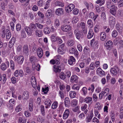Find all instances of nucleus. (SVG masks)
I'll return each mask as SVG.
<instances>
[{"mask_svg": "<svg viewBox=\"0 0 123 123\" xmlns=\"http://www.w3.org/2000/svg\"><path fill=\"white\" fill-rule=\"evenodd\" d=\"M29 29L26 30L27 34L31 35L32 33V31H35L37 29L36 24L31 23L29 25Z\"/></svg>", "mask_w": 123, "mask_h": 123, "instance_id": "obj_1", "label": "nucleus"}, {"mask_svg": "<svg viewBox=\"0 0 123 123\" xmlns=\"http://www.w3.org/2000/svg\"><path fill=\"white\" fill-rule=\"evenodd\" d=\"M110 71L112 75L116 76L118 73H121V70L118 66H115L113 68H111Z\"/></svg>", "mask_w": 123, "mask_h": 123, "instance_id": "obj_2", "label": "nucleus"}, {"mask_svg": "<svg viewBox=\"0 0 123 123\" xmlns=\"http://www.w3.org/2000/svg\"><path fill=\"white\" fill-rule=\"evenodd\" d=\"M61 29L63 32H68L71 29V27L69 25H64L61 26Z\"/></svg>", "mask_w": 123, "mask_h": 123, "instance_id": "obj_3", "label": "nucleus"}, {"mask_svg": "<svg viewBox=\"0 0 123 123\" xmlns=\"http://www.w3.org/2000/svg\"><path fill=\"white\" fill-rule=\"evenodd\" d=\"M14 58L15 60H17L18 63L19 64H21L22 63L24 60V57L21 55H20L18 56H15L14 57Z\"/></svg>", "mask_w": 123, "mask_h": 123, "instance_id": "obj_4", "label": "nucleus"}, {"mask_svg": "<svg viewBox=\"0 0 123 123\" xmlns=\"http://www.w3.org/2000/svg\"><path fill=\"white\" fill-rule=\"evenodd\" d=\"M65 44L63 43L60 45L58 49V52L59 53L61 54H63L65 53V51L64 49V47Z\"/></svg>", "mask_w": 123, "mask_h": 123, "instance_id": "obj_5", "label": "nucleus"}, {"mask_svg": "<svg viewBox=\"0 0 123 123\" xmlns=\"http://www.w3.org/2000/svg\"><path fill=\"white\" fill-rule=\"evenodd\" d=\"M97 72L100 77H103L105 75V73L100 68H98Z\"/></svg>", "mask_w": 123, "mask_h": 123, "instance_id": "obj_6", "label": "nucleus"}, {"mask_svg": "<svg viewBox=\"0 0 123 123\" xmlns=\"http://www.w3.org/2000/svg\"><path fill=\"white\" fill-rule=\"evenodd\" d=\"M117 7L115 5L113 6V7H111L110 10V12L112 15H116V11L117 10Z\"/></svg>", "mask_w": 123, "mask_h": 123, "instance_id": "obj_7", "label": "nucleus"}, {"mask_svg": "<svg viewBox=\"0 0 123 123\" xmlns=\"http://www.w3.org/2000/svg\"><path fill=\"white\" fill-rule=\"evenodd\" d=\"M100 38L102 41H105L107 40L106 35V33L104 32L100 33Z\"/></svg>", "mask_w": 123, "mask_h": 123, "instance_id": "obj_8", "label": "nucleus"}, {"mask_svg": "<svg viewBox=\"0 0 123 123\" xmlns=\"http://www.w3.org/2000/svg\"><path fill=\"white\" fill-rule=\"evenodd\" d=\"M23 99L26 100L29 97V93L28 92L25 91L24 92L23 96Z\"/></svg>", "mask_w": 123, "mask_h": 123, "instance_id": "obj_9", "label": "nucleus"}, {"mask_svg": "<svg viewBox=\"0 0 123 123\" xmlns=\"http://www.w3.org/2000/svg\"><path fill=\"white\" fill-rule=\"evenodd\" d=\"M70 114L69 110L68 109H66L63 115V118L64 119H66L68 117Z\"/></svg>", "mask_w": 123, "mask_h": 123, "instance_id": "obj_10", "label": "nucleus"}, {"mask_svg": "<svg viewBox=\"0 0 123 123\" xmlns=\"http://www.w3.org/2000/svg\"><path fill=\"white\" fill-rule=\"evenodd\" d=\"M33 100L32 98H30L29 104V110L31 111H33Z\"/></svg>", "mask_w": 123, "mask_h": 123, "instance_id": "obj_11", "label": "nucleus"}, {"mask_svg": "<svg viewBox=\"0 0 123 123\" xmlns=\"http://www.w3.org/2000/svg\"><path fill=\"white\" fill-rule=\"evenodd\" d=\"M113 43L111 41L109 40L106 43L105 46L108 50H110L112 47Z\"/></svg>", "mask_w": 123, "mask_h": 123, "instance_id": "obj_12", "label": "nucleus"}, {"mask_svg": "<svg viewBox=\"0 0 123 123\" xmlns=\"http://www.w3.org/2000/svg\"><path fill=\"white\" fill-rule=\"evenodd\" d=\"M15 103V101L14 99H11L9 101V103L7 106L10 108V109H12L13 108V105H14Z\"/></svg>", "mask_w": 123, "mask_h": 123, "instance_id": "obj_13", "label": "nucleus"}, {"mask_svg": "<svg viewBox=\"0 0 123 123\" xmlns=\"http://www.w3.org/2000/svg\"><path fill=\"white\" fill-rule=\"evenodd\" d=\"M31 82L32 87L35 88L37 86L36 79L34 76H32L31 78Z\"/></svg>", "mask_w": 123, "mask_h": 123, "instance_id": "obj_14", "label": "nucleus"}, {"mask_svg": "<svg viewBox=\"0 0 123 123\" xmlns=\"http://www.w3.org/2000/svg\"><path fill=\"white\" fill-rule=\"evenodd\" d=\"M86 25L84 22H81L80 23H78L77 25V28H80L82 30L85 29Z\"/></svg>", "mask_w": 123, "mask_h": 123, "instance_id": "obj_15", "label": "nucleus"}, {"mask_svg": "<svg viewBox=\"0 0 123 123\" xmlns=\"http://www.w3.org/2000/svg\"><path fill=\"white\" fill-rule=\"evenodd\" d=\"M75 58L72 56H71L68 60V62L70 65H72L75 63Z\"/></svg>", "mask_w": 123, "mask_h": 123, "instance_id": "obj_16", "label": "nucleus"}, {"mask_svg": "<svg viewBox=\"0 0 123 123\" xmlns=\"http://www.w3.org/2000/svg\"><path fill=\"white\" fill-rule=\"evenodd\" d=\"M74 5L72 4H70L68 6L66 9V11L67 12H69L71 11L74 8Z\"/></svg>", "mask_w": 123, "mask_h": 123, "instance_id": "obj_17", "label": "nucleus"}, {"mask_svg": "<svg viewBox=\"0 0 123 123\" xmlns=\"http://www.w3.org/2000/svg\"><path fill=\"white\" fill-rule=\"evenodd\" d=\"M78 77L75 75H72L71 77L70 81L72 83L77 82Z\"/></svg>", "mask_w": 123, "mask_h": 123, "instance_id": "obj_18", "label": "nucleus"}, {"mask_svg": "<svg viewBox=\"0 0 123 123\" xmlns=\"http://www.w3.org/2000/svg\"><path fill=\"white\" fill-rule=\"evenodd\" d=\"M64 10L61 8H59L57 9L55 11L56 14L58 15H62L63 13Z\"/></svg>", "mask_w": 123, "mask_h": 123, "instance_id": "obj_19", "label": "nucleus"}, {"mask_svg": "<svg viewBox=\"0 0 123 123\" xmlns=\"http://www.w3.org/2000/svg\"><path fill=\"white\" fill-rule=\"evenodd\" d=\"M53 68L54 71L55 72H60L61 71V68L60 66H56L54 65L53 66Z\"/></svg>", "mask_w": 123, "mask_h": 123, "instance_id": "obj_20", "label": "nucleus"}, {"mask_svg": "<svg viewBox=\"0 0 123 123\" xmlns=\"http://www.w3.org/2000/svg\"><path fill=\"white\" fill-rule=\"evenodd\" d=\"M35 31V34L37 36L39 37L42 36L43 35V33L42 31L38 30L37 29Z\"/></svg>", "mask_w": 123, "mask_h": 123, "instance_id": "obj_21", "label": "nucleus"}, {"mask_svg": "<svg viewBox=\"0 0 123 123\" xmlns=\"http://www.w3.org/2000/svg\"><path fill=\"white\" fill-rule=\"evenodd\" d=\"M115 20L113 17H111L109 18V22L111 25L114 26L115 23Z\"/></svg>", "mask_w": 123, "mask_h": 123, "instance_id": "obj_22", "label": "nucleus"}, {"mask_svg": "<svg viewBox=\"0 0 123 123\" xmlns=\"http://www.w3.org/2000/svg\"><path fill=\"white\" fill-rule=\"evenodd\" d=\"M92 101V98L90 97H87L84 99V102L87 104L91 103Z\"/></svg>", "mask_w": 123, "mask_h": 123, "instance_id": "obj_23", "label": "nucleus"}, {"mask_svg": "<svg viewBox=\"0 0 123 123\" xmlns=\"http://www.w3.org/2000/svg\"><path fill=\"white\" fill-rule=\"evenodd\" d=\"M37 55L40 58L42 57L43 55V51L41 48H38L37 50Z\"/></svg>", "mask_w": 123, "mask_h": 123, "instance_id": "obj_24", "label": "nucleus"}, {"mask_svg": "<svg viewBox=\"0 0 123 123\" xmlns=\"http://www.w3.org/2000/svg\"><path fill=\"white\" fill-rule=\"evenodd\" d=\"M52 14V11L51 9H49L46 11L45 16L47 18H49Z\"/></svg>", "mask_w": 123, "mask_h": 123, "instance_id": "obj_25", "label": "nucleus"}, {"mask_svg": "<svg viewBox=\"0 0 123 123\" xmlns=\"http://www.w3.org/2000/svg\"><path fill=\"white\" fill-rule=\"evenodd\" d=\"M85 5L87 9L89 10L93 8V5L91 3H88L87 2H86Z\"/></svg>", "mask_w": 123, "mask_h": 123, "instance_id": "obj_26", "label": "nucleus"}, {"mask_svg": "<svg viewBox=\"0 0 123 123\" xmlns=\"http://www.w3.org/2000/svg\"><path fill=\"white\" fill-rule=\"evenodd\" d=\"M88 26L90 28H92L93 26V23L91 20L88 19L87 22Z\"/></svg>", "mask_w": 123, "mask_h": 123, "instance_id": "obj_27", "label": "nucleus"}, {"mask_svg": "<svg viewBox=\"0 0 123 123\" xmlns=\"http://www.w3.org/2000/svg\"><path fill=\"white\" fill-rule=\"evenodd\" d=\"M30 61L31 63H35L37 62V59L34 56H31L30 58Z\"/></svg>", "mask_w": 123, "mask_h": 123, "instance_id": "obj_28", "label": "nucleus"}, {"mask_svg": "<svg viewBox=\"0 0 123 123\" xmlns=\"http://www.w3.org/2000/svg\"><path fill=\"white\" fill-rule=\"evenodd\" d=\"M70 103V100L68 98H66L65 100V105L66 107H68Z\"/></svg>", "mask_w": 123, "mask_h": 123, "instance_id": "obj_29", "label": "nucleus"}, {"mask_svg": "<svg viewBox=\"0 0 123 123\" xmlns=\"http://www.w3.org/2000/svg\"><path fill=\"white\" fill-rule=\"evenodd\" d=\"M75 35L77 39H80V37H83V34L82 31H79V33Z\"/></svg>", "mask_w": 123, "mask_h": 123, "instance_id": "obj_30", "label": "nucleus"}, {"mask_svg": "<svg viewBox=\"0 0 123 123\" xmlns=\"http://www.w3.org/2000/svg\"><path fill=\"white\" fill-rule=\"evenodd\" d=\"M24 53L26 54H27L28 53V46L27 45H25L23 47Z\"/></svg>", "mask_w": 123, "mask_h": 123, "instance_id": "obj_31", "label": "nucleus"}, {"mask_svg": "<svg viewBox=\"0 0 123 123\" xmlns=\"http://www.w3.org/2000/svg\"><path fill=\"white\" fill-rule=\"evenodd\" d=\"M93 116V114L92 113H90V115L89 117H87L86 119V121L87 123L90 122L91 120L92 117Z\"/></svg>", "mask_w": 123, "mask_h": 123, "instance_id": "obj_32", "label": "nucleus"}, {"mask_svg": "<svg viewBox=\"0 0 123 123\" xmlns=\"http://www.w3.org/2000/svg\"><path fill=\"white\" fill-rule=\"evenodd\" d=\"M93 35V32L92 29L89 30L87 35L88 38L90 39L91 38Z\"/></svg>", "mask_w": 123, "mask_h": 123, "instance_id": "obj_33", "label": "nucleus"}, {"mask_svg": "<svg viewBox=\"0 0 123 123\" xmlns=\"http://www.w3.org/2000/svg\"><path fill=\"white\" fill-rule=\"evenodd\" d=\"M50 1L49 0H48L45 3V7L44 8L45 9H47L49 7L50 5Z\"/></svg>", "mask_w": 123, "mask_h": 123, "instance_id": "obj_34", "label": "nucleus"}, {"mask_svg": "<svg viewBox=\"0 0 123 123\" xmlns=\"http://www.w3.org/2000/svg\"><path fill=\"white\" fill-rule=\"evenodd\" d=\"M77 105V101L76 99L72 100L71 102V105L73 106H76Z\"/></svg>", "mask_w": 123, "mask_h": 123, "instance_id": "obj_35", "label": "nucleus"}, {"mask_svg": "<svg viewBox=\"0 0 123 123\" xmlns=\"http://www.w3.org/2000/svg\"><path fill=\"white\" fill-rule=\"evenodd\" d=\"M109 91V89L108 88H106L105 89L104 92L102 91V92L103 93V95L104 96H106L108 94Z\"/></svg>", "mask_w": 123, "mask_h": 123, "instance_id": "obj_36", "label": "nucleus"}, {"mask_svg": "<svg viewBox=\"0 0 123 123\" xmlns=\"http://www.w3.org/2000/svg\"><path fill=\"white\" fill-rule=\"evenodd\" d=\"M97 43V41H95V39H93L91 41L90 45L91 46H93L96 45Z\"/></svg>", "mask_w": 123, "mask_h": 123, "instance_id": "obj_37", "label": "nucleus"}, {"mask_svg": "<svg viewBox=\"0 0 123 123\" xmlns=\"http://www.w3.org/2000/svg\"><path fill=\"white\" fill-rule=\"evenodd\" d=\"M112 2L108 0L107 1V6L108 8H110L113 7V6L115 5H112Z\"/></svg>", "mask_w": 123, "mask_h": 123, "instance_id": "obj_38", "label": "nucleus"}, {"mask_svg": "<svg viewBox=\"0 0 123 123\" xmlns=\"http://www.w3.org/2000/svg\"><path fill=\"white\" fill-rule=\"evenodd\" d=\"M55 5L56 6H59L63 7L64 6V4L63 2L60 1H56L55 2Z\"/></svg>", "mask_w": 123, "mask_h": 123, "instance_id": "obj_39", "label": "nucleus"}, {"mask_svg": "<svg viewBox=\"0 0 123 123\" xmlns=\"http://www.w3.org/2000/svg\"><path fill=\"white\" fill-rule=\"evenodd\" d=\"M52 102L48 98L46 99V101L44 102V103L46 105H48L49 106H50Z\"/></svg>", "mask_w": 123, "mask_h": 123, "instance_id": "obj_40", "label": "nucleus"}, {"mask_svg": "<svg viewBox=\"0 0 123 123\" xmlns=\"http://www.w3.org/2000/svg\"><path fill=\"white\" fill-rule=\"evenodd\" d=\"M21 107L22 105H19L17 106L15 109L16 111L18 112L21 111L22 109Z\"/></svg>", "mask_w": 123, "mask_h": 123, "instance_id": "obj_41", "label": "nucleus"}, {"mask_svg": "<svg viewBox=\"0 0 123 123\" xmlns=\"http://www.w3.org/2000/svg\"><path fill=\"white\" fill-rule=\"evenodd\" d=\"M11 36V33L9 31H8L6 33V38L8 40L10 38Z\"/></svg>", "mask_w": 123, "mask_h": 123, "instance_id": "obj_42", "label": "nucleus"}, {"mask_svg": "<svg viewBox=\"0 0 123 123\" xmlns=\"http://www.w3.org/2000/svg\"><path fill=\"white\" fill-rule=\"evenodd\" d=\"M59 77L61 79L63 80L65 79L66 78L65 74L63 72L60 73Z\"/></svg>", "mask_w": 123, "mask_h": 123, "instance_id": "obj_43", "label": "nucleus"}, {"mask_svg": "<svg viewBox=\"0 0 123 123\" xmlns=\"http://www.w3.org/2000/svg\"><path fill=\"white\" fill-rule=\"evenodd\" d=\"M0 68L3 71L5 70L7 68L6 65L4 63H2L0 65Z\"/></svg>", "mask_w": 123, "mask_h": 123, "instance_id": "obj_44", "label": "nucleus"}, {"mask_svg": "<svg viewBox=\"0 0 123 123\" xmlns=\"http://www.w3.org/2000/svg\"><path fill=\"white\" fill-rule=\"evenodd\" d=\"M76 95V93L75 92L71 91L70 92L69 95L71 98H74L75 97Z\"/></svg>", "mask_w": 123, "mask_h": 123, "instance_id": "obj_45", "label": "nucleus"}, {"mask_svg": "<svg viewBox=\"0 0 123 123\" xmlns=\"http://www.w3.org/2000/svg\"><path fill=\"white\" fill-rule=\"evenodd\" d=\"M50 31L49 28L46 27L44 29L43 32L45 34H48L50 33Z\"/></svg>", "mask_w": 123, "mask_h": 123, "instance_id": "obj_46", "label": "nucleus"}, {"mask_svg": "<svg viewBox=\"0 0 123 123\" xmlns=\"http://www.w3.org/2000/svg\"><path fill=\"white\" fill-rule=\"evenodd\" d=\"M54 25L55 27H57L60 25V23L59 20L58 19L56 18L55 19V20Z\"/></svg>", "mask_w": 123, "mask_h": 123, "instance_id": "obj_47", "label": "nucleus"}, {"mask_svg": "<svg viewBox=\"0 0 123 123\" xmlns=\"http://www.w3.org/2000/svg\"><path fill=\"white\" fill-rule=\"evenodd\" d=\"M117 2L119 7H123V0H117Z\"/></svg>", "mask_w": 123, "mask_h": 123, "instance_id": "obj_48", "label": "nucleus"}, {"mask_svg": "<svg viewBox=\"0 0 123 123\" xmlns=\"http://www.w3.org/2000/svg\"><path fill=\"white\" fill-rule=\"evenodd\" d=\"M95 65L94 62L92 63L90 65L89 68L91 70H93L96 67Z\"/></svg>", "mask_w": 123, "mask_h": 123, "instance_id": "obj_49", "label": "nucleus"}, {"mask_svg": "<svg viewBox=\"0 0 123 123\" xmlns=\"http://www.w3.org/2000/svg\"><path fill=\"white\" fill-rule=\"evenodd\" d=\"M72 88L75 91L78 90L80 88V86L78 85L74 84L72 87Z\"/></svg>", "mask_w": 123, "mask_h": 123, "instance_id": "obj_50", "label": "nucleus"}, {"mask_svg": "<svg viewBox=\"0 0 123 123\" xmlns=\"http://www.w3.org/2000/svg\"><path fill=\"white\" fill-rule=\"evenodd\" d=\"M41 111L42 115L43 116L45 115L44 106L43 105H41L40 106Z\"/></svg>", "mask_w": 123, "mask_h": 123, "instance_id": "obj_51", "label": "nucleus"}, {"mask_svg": "<svg viewBox=\"0 0 123 123\" xmlns=\"http://www.w3.org/2000/svg\"><path fill=\"white\" fill-rule=\"evenodd\" d=\"M10 62L11 65V68L12 70H13L15 69L14 63L12 60L10 61Z\"/></svg>", "mask_w": 123, "mask_h": 123, "instance_id": "obj_52", "label": "nucleus"}, {"mask_svg": "<svg viewBox=\"0 0 123 123\" xmlns=\"http://www.w3.org/2000/svg\"><path fill=\"white\" fill-rule=\"evenodd\" d=\"M101 19L104 21H106V20L105 14V12H102L101 15Z\"/></svg>", "mask_w": 123, "mask_h": 123, "instance_id": "obj_53", "label": "nucleus"}, {"mask_svg": "<svg viewBox=\"0 0 123 123\" xmlns=\"http://www.w3.org/2000/svg\"><path fill=\"white\" fill-rule=\"evenodd\" d=\"M118 34L117 31L116 30H114L112 32V35L113 37H115Z\"/></svg>", "mask_w": 123, "mask_h": 123, "instance_id": "obj_54", "label": "nucleus"}, {"mask_svg": "<svg viewBox=\"0 0 123 123\" xmlns=\"http://www.w3.org/2000/svg\"><path fill=\"white\" fill-rule=\"evenodd\" d=\"M71 72L70 71H67L65 72V74L66 77L68 78H69L71 75Z\"/></svg>", "mask_w": 123, "mask_h": 123, "instance_id": "obj_55", "label": "nucleus"}, {"mask_svg": "<svg viewBox=\"0 0 123 123\" xmlns=\"http://www.w3.org/2000/svg\"><path fill=\"white\" fill-rule=\"evenodd\" d=\"M58 103L57 102H55L53 103L52 105V108L53 109H55L57 106Z\"/></svg>", "mask_w": 123, "mask_h": 123, "instance_id": "obj_56", "label": "nucleus"}, {"mask_svg": "<svg viewBox=\"0 0 123 123\" xmlns=\"http://www.w3.org/2000/svg\"><path fill=\"white\" fill-rule=\"evenodd\" d=\"M79 20V19L77 17H74L72 19V22L73 23H76Z\"/></svg>", "mask_w": 123, "mask_h": 123, "instance_id": "obj_57", "label": "nucleus"}, {"mask_svg": "<svg viewBox=\"0 0 123 123\" xmlns=\"http://www.w3.org/2000/svg\"><path fill=\"white\" fill-rule=\"evenodd\" d=\"M84 95L85 96L87 93V89L86 87H84L82 89Z\"/></svg>", "mask_w": 123, "mask_h": 123, "instance_id": "obj_58", "label": "nucleus"}, {"mask_svg": "<svg viewBox=\"0 0 123 123\" xmlns=\"http://www.w3.org/2000/svg\"><path fill=\"white\" fill-rule=\"evenodd\" d=\"M2 76L3 80V84H4L6 80V75L5 74H3L2 75Z\"/></svg>", "mask_w": 123, "mask_h": 123, "instance_id": "obj_59", "label": "nucleus"}, {"mask_svg": "<svg viewBox=\"0 0 123 123\" xmlns=\"http://www.w3.org/2000/svg\"><path fill=\"white\" fill-rule=\"evenodd\" d=\"M57 37H56V36L54 35H52L51 37V41L54 42H55L56 41V38Z\"/></svg>", "mask_w": 123, "mask_h": 123, "instance_id": "obj_60", "label": "nucleus"}, {"mask_svg": "<svg viewBox=\"0 0 123 123\" xmlns=\"http://www.w3.org/2000/svg\"><path fill=\"white\" fill-rule=\"evenodd\" d=\"M85 115L84 113H81L78 116V117L80 119H84L85 117Z\"/></svg>", "mask_w": 123, "mask_h": 123, "instance_id": "obj_61", "label": "nucleus"}, {"mask_svg": "<svg viewBox=\"0 0 123 123\" xmlns=\"http://www.w3.org/2000/svg\"><path fill=\"white\" fill-rule=\"evenodd\" d=\"M94 85L92 84L90 87H89L88 89V90L89 91L91 90V91L93 92L94 89Z\"/></svg>", "mask_w": 123, "mask_h": 123, "instance_id": "obj_62", "label": "nucleus"}, {"mask_svg": "<svg viewBox=\"0 0 123 123\" xmlns=\"http://www.w3.org/2000/svg\"><path fill=\"white\" fill-rule=\"evenodd\" d=\"M18 121L20 123H25L26 122V120L23 119L21 117H19L18 119Z\"/></svg>", "mask_w": 123, "mask_h": 123, "instance_id": "obj_63", "label": "nucleus"}, {"mask_svg": "<svg viewBox=\"0 0 123 123\" xmlns=\"http://www.w3.org/2000/svg\"><path fill=\"white\" fill-rule=\"evenodd\" d=\"M74 43V41L72 40H69L68 42V45L70 46H71L73 45Z\"/></svg>", "mask_w": 123, "mask_h": 123, "instance_id": "obj_64", "label": "nucleus"}]
</instances>
